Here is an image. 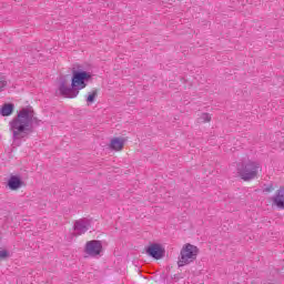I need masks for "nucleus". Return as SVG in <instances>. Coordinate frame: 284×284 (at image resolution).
<instances>
[{"label": "nucleus", "mask_w": 284, "mask_h": 284, "mask_svg": "<svg viewBox=\"0 0 284 284\" xmlns=\"http://www.w3.org/2000/svg\"><path fill=\"white\" fill-rule=\"evenodd\" d=\"M32 123V111L22 109L18 116L11 121V132L13 138L23 139L30 132V124Z\"/></svg>", "instance_id": "obj_1"}, {"label": "nucleus", "mask_w": 284, "mask_h": 284, "mask_svg": "<svg viewBox=\"0 0 284 284\" xmlns=\"http://www.w3.org/2000/svg\"><path fill=\"white\" fill-rule=\"evenodd\" d=\"M261 164L250 159H244L237 164V176L243 181H252L262 172Z\"/></svg>", "instance_id": "obj_2"}, {"label": "nucleus", "mask_w": 284, "mask_h": 284, "mask_svg": "<svg viewBox=\"0 0 284 284\" xmlns=\"http://www.w3.org/2000/svg\"><path fill=\"white\" fill-rule=\"evenodd\" d=\"M196 256H199V247L190 243L184 244L180 252L178 266L185 267V265H190V263H194L196 261Z\"/></svg>", "instance_id": "obj_3"}, {"label": "nucleus", "mask_w": 284, "mask_h": 284, "mask_svg": "<svg viewBox=\"0 0 284 284\" xmlns=\"http://www.w3.org/2000/svg\"><path fill=\"white\" fill-rule=\"evenodd\" d=\"M92 79V74L88 71H73L71 78V85L75 91V94L79 97L80 90H85L88 88L87 81Z\"/></svg>", "instance_id": "obj_4"}, {"label": "nucleus", "mask_w": 284, "mask_h": 284, "mask_svg": "<svg viewBox=\"0 0 284 284\" xmlns=\"http://www.w3.org/2000/svg\"><path fill=\"white\" fill-rule=\"evenodd\" d=\"M55 94L58 97H63L64 99H77L78 97L74 87H72V83H70L68 78L60 79Z\"/></svg>", "instance_id": "obj_5"}, {"label": "nucleus", "mask_w": 284, "mask_h": 284, "mask_svg": "<svg viewBox=\"0 0 284 284\" xmlns=\"http://www.w3.org/2000/svg\"><path fill=\"white\" fill-rule=\"evenodd\" d=\"M84 252L88 256H99L103 252V244L97 240L89 241L85 244Z\"/></svg>", "instance_id": "obj_6"}, {"label": "nucleus", "mask_w": 284, "mask_h": 284, "mask_svg": "<svg viewBox=\"0 0 284 284\" xmlns=\"http://www.w3.org/2000/svg\"><path fill=\"white\" fill-rule=\"evenodd\" d=\"M272 207H277V210H284V186L277 189L274 195L271 197Z\"/></svg>", "instance_id": "obj_7"}, {"label": "nucleus", "mask_w": 284, "mask_h": 284, "mask_svg": "<svg viewBox=\"0 0 284 284\" xmlns=\"http://www.w3.org/2000/svg\"><path fill=\"white\" fill-rule=\"evenodd\" d=\"M146 254L155 258V261H159L165 256V248L161 244H151L146 248Z\"/></svg>", "instance_id": "obj_8"}, {"label": "nucleus", "mask_w": 284, "mask_h": 284, "mask_svg": "<svg viewBox=\"0 0 284 284\" xmlns=\"http://www.w3.org/2000/svg\"><path fill=\"white\" fill-rule=\"evenodd\" d=\"M7 187H9L11 192H17L21 190V187H26V182H23L20 175H11L7 182Z\"/></svg>", "instance_id": "obj_9"}, {"label": "nucleus", "mask_w": 284, "mask_h": 284, "mask_svg": "<svg viewBox=\"0 0 284 284\" xmlns=\"http://www.w3.org/2000/svg\"><path fill=\"white\" fill-rule=\"evenodd\" d=\"M125 146L124 138H112L109 144L110 150L113 152H121Z\"/></svg>", "instance_id": "obj_10"}, {"label": "nucleus", "mask_w": 284, "mask_h": 284, "mask_svg": "<svg viewBox=\"0 0 284 284\" xmlns=\"http://www.w3.org/2000/svg\"><path fill=\"white\" fill-rule=\"evenodd\" d=\"M13 111H14V105L4 104L0 110V114H2V116H10V114H12Z\"/></svg>", "instance_id": "obj_11"}, {"label": "nucleus", "mask_w": 284, "mask_h": 284, "mask_svg": "<svg viewBox=\"0 0 284 284\" xmlns=\"http://www.w3.org/2000/svg\"><path fill=\"white\" fill-rule=\"evenodd\" d=\"M212 121V114L210 113H201L197 116V123H210Z\"/></svg>", "instance_id": "obj_12"}, {"label": "nucleus", "mask_w": 284, "mask_h": 284, "mask_svg": "<svg viewBox=\"0 0 284 284\" xmlns=\"http://www.w3.org/2000/svg\"><path fill=\"white\" fill-rule=\"evenodd\" d=\"M98 94H99V91H97V90L89 93V95L87 98L88 103H94V99H97Z\"/></svg>", "instance_id": "obj_13"}, {"label": "nucleus", "mask_w": 284, "mask_h": 284, "mask_svg": "<svg viewBox=\"0 0 284 284\" xmlns=\"http://www.w3.org/2000/svg\"><path fill=\"white\" fill-rule=\"evenodd\" d=\"M10 257V252H8V250L2 248L0 250V261H4V258H9Z\"/></svg>", "instance_id": "obj_14"}, {"label": "nucleus", "mask_w": 284, "mask_h": 284, "mask_svg": "<svg viewBox=\"0 0 284 284\" xmlns=\"http://www.w3.org/2000/svg\"><path fill=\"white\" fill-rule=\"evenodd\" d=\"M6 85H8V83L3 78L0 77V92L3 90V88H6Z\"/></svg>", "instance_id": "obj_15"}, {"label": "nucleus", "mask_w": 284, "mask_h": 284, "mask_svg": "<svg viewBox=\"0 0 284 284\" xmlns=\"http://www.w3.org/2000/svg\"><path fill=\"white\" fill-rule=\"evenodd\" d=\"M264 192H266L267 194H270V192H274V185H268L264 189Z\"/></svg>", "instance_id": "obj_16"}]
</instances>
